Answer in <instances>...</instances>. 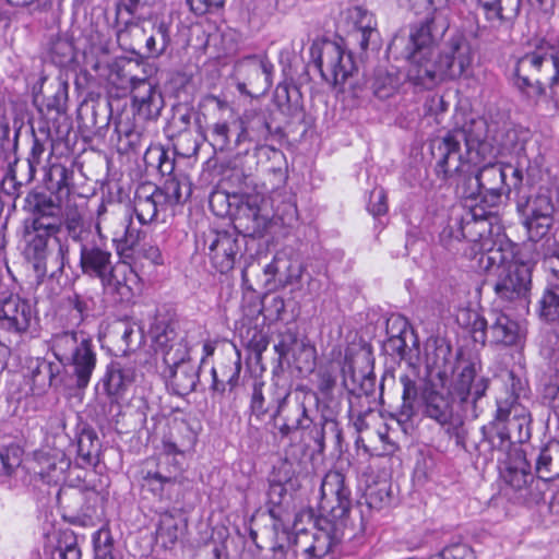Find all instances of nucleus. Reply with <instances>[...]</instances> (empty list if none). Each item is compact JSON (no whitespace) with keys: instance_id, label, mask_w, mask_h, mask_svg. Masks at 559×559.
Masks as SVG:
<instances>
[{"instance_id":"nucleus-1","label":"nucleus","mask_w":559,"mask_h":559,"mask_svg":"<svg viewBox=\"0 0 559 559\" xmlns=\"http://www.w3.org/2000/svg\"><path fill=\"white\" fill-rule=\"evenodd\" d=\"M442 373L451 372L454 377L450 393L439 391L433 384L425 383L420 389L408 376H402L403 385L400 416L412 419L417 413L432 419L440 426L452 424L453 406L450 395L459 401L465 413L478 417V401L485 395L489 379H476L478 358L471 352H445Z\"/></svg>"},{"instance_id":"nucleus-2","label":"nucleus","mask_w":559,"mask_h":559,"mask_svg":"<svg viewBox=\"0 0 559 559\" xmlns=\"http://www.w3.org/2000/svg\"><path fill=\"white\" fill-rule=\"evenodd\" d=\"M515 87L528 99L546 95L555 98L559 85V40L538 39L518 58L513 70Z\"/></svg>"},{"instance_id":"nucleus-3","label":"nucleus","mask_w":559,"mask_h":559,"mask_svg":"<svg viewBox=\"0 0 559 559\" xmlns=\"http://www.w3.org/2000/svg\"><path fill=\"white\" fill-rule=\"evenodd\" d=\"M111 210L102 202L96 211L95 229L98 238L80 249V267L84 275L97 278L104 287H114L127 285V272L135 276L128 264H115L112 253L109 250L105 238L102 235V225L108 221V216L121 219L126 234H128L127 215L121 213V209L111 204Z\"/></svg>"},{"instance_id":"nucleus-4","label":"nucleus","mask_w":559,"mask_h":559,"mask_svg":"<svg viewBox=\"0 0 559 559\" xmlns=\"http://www.w3.org/2000/svg\"><path fill=\"white\" fill-rule=\"evenodd\" d=\"M487 267L495 275L496 300L504 306L525 304L532 287L533 264L514 253L510 243H499L488 250Z\"/></svg>"},{"instance_id":"nucleus-5","label":"nucleus","mask_w":559,"mask_h":559,"mask_svg":"<svg viewBox=\"0 0 559 559\" xmlns=\"http://www.w3.org/2000/svg\"><path fill=\"white\" fill-rule=\"evenodd\" d=\"M530 414L526 412L518 399L510 395L504 401L497 402V411L495 419L491 423L496 429V443L493 437H487V427H481V440L473 444L478 455L485 459H492L495 450L503 451L508 448V443H523L531 437L530 431Z\"/></svg>"},{"instance_id":"nucleus-6","label":"nucleus","mask_w":559,"mask_h":559,"mask_svg":"<svg viewBox=\"0 0 559 559\" xmlns=\"http://www.w3.org/2000/svg\"><path fill=\"white\" fill-rule=\"evenodd\" d=\"M480 187L484 191L481 203L490 209H496L503 194L514 193L523 186L525 180L527 186H533L542 179V170L536 165L528 163L525 170L520 164L489 163L483 166L476 173Z\"/></svg>"},{"instance_id":"nucleus-7","label":"nucleus","mask_w":559,"mask_h":559,"mask_svg":"<svg viewBox=\"0 0 559 559\" xmlns=\"http://www.w3.org/2000/svg\"><path fill=\"white\" fill-rule=\"evenodd\" d=\"M479 140L472 139L465 129L448 131L442 136H436L429 142V150L436 160V174L439 178L448 179L457 174L464 164L476 163Z\"/></svg>"},{"instance_id":"nucleus-8","label":"nucleus","mask_w":559,"mask_h":559,"mask_svg":"<svg viewBox=\"0 0 559 559\" xmlns=\"http://www.w3.org/2000/svg\"><path fill=\"white\" fill-rule=\"evenodd\" d=\"M538 183L523 186L515 192L516 210L523 218V225L532 242H538L549 231L554 223L555 203L554 190L549 186H539L535 192L532 189Z\"/></svg>"},{"instance_id":"nucleus-9","label":"nucleus","mask_w":559,"mask_h":559,"mask_svg":"<svg viewBox=\"0 0 559 559\" xmlns=\"http://www.w3.org/2000/svg\"><path fill=\"white\" fill-rule=\"evenodd\" d=\"M311 60L322 79L333 86L344 84L356 70L352 53L336 41L321 38L310 47Z\"/></svg>"},{"instance_id":"nucleus-10","label":"nucleus","mask_w":559,"mask_h":559,"mask_svg":"<svg viewBox=\"0 0 559 559\" xmlns=\"http://www.w3.org/2000/svg\"><path fill=\"white\" fill-rule=\"evenodd\" d=\"M377 326L368 324L361 336L360 349H418V338L407 319L401 314H391L380 328V334L373 335Z\"/></svg>"},{"instance_id":"nucleus-11","label":"nucleus","mask_w":559,"mask_h":559,"mask_svg":"<svg viewBox=\"0 0 559 559\" xmlns=\"http://www.w3.org/2000/svg\"><path fill=\"white\" fill-rule=\"evenodd\" d=\"M274 64L265 55H249L234 64L237 90L250 97L266 94L273 85Z\"/></svg>"},{"instance_id":"nucleus-12","label":"nucleus","mask_w":559,"mask_h":559,"mask_svg":"<svg viewBox=\"0 0 559 559\" xmlns=\"http://www.w3.org/2000/svg\"><path fill=\"white\" fill-rule=\"evenodd\" d=\"M459 212L465 241L474 243V250L477 247L479 251H485L488 260V250L499 247L490 238L495 228L500 229L495 209L475 204L468 207L459 206Z\"/></svg>"},{"instance_id":"nucleus-13","label":"nucleus","mask_w":559,"mask_h":559,"mask_svg":"<svg viewBox=\"0 0 559 559\" xmlns=\"http://www.w3.org/2000/svg\"><path fill=\"white\" fill-rule=\"evenodd\" d=\"M320 493L321 511L329 513V519L346 524L353 506L346 476L340 471H329L322 479Z\"/></svg>"},{"instance_id":"nucleus-14","label":"nucleus","mask_w":559,"mask_h":559,"mask_svg":"<svg viewBox=\"0 0 559 559\" xmlns=\"http://www.w3.org/2000/svg\"><path fill=\"white\" fill-rule=\"evenodd\" d=\"M243 238L236 231L210 230L203 235V246L213 267L222 274L235 266L238 257L242 255Z\"/></svg>"},{"instance_id":"nucleus-15","label":"nucleus","mask_w":559,"mask_h":559,"mask_svg":"<svg viewBox=\"0 0 559 559\" xmlns=\"http://www.w3.org/2000/svg\"><path fill=\"white\" fill-rule=\"evenodd\" d=\"M156 0H118L115 9L114 29L120 45L146 21L153 20Z\"/></svg>"},{"instance_id":"nucleus-16","label":"nucleus","mask_w":559,"mask_h":559,"mask_svg":"<svg viewBox=\"0 0 559 559\" xmlns=\"http://www.w3.org/2000/svg\"><path fill=\"white\" fill-rule=\"evenodd\" d=\"M433 17H426L424 21L414 24L409 34L395 35L388 47V52L395 59L412 57L417 52L431 53L437 51L436 38L432 34Z\"/></svg>"},{"instance_id":"nucleus-17","label":"nucleus","mask_w":559,"mask_h":559,"mask_svg":"<svg viewBox=\"0 0 559 559\" xmlns=\"http://www.w3.org/2000/svg\"><path fill=\"white\" fill-rule=\"evenodd\" d=\"M23 210L32 215L31 225L40 228L53 230L55 227L61 229L63 223V203L53 197V193L31 190L23 203Z\"/></svg>"},{"instance_id":"nucleus-18","label":"nucleus","mask_w":559,"mask_h":559,"mask_svg":"<svg viewBox=\"0 0 559 559\" xmlns=\"http://www.w3.org/2000/svg\"><path fill=\"white\" fill-rule=\"evenodd\" d=\"M438 52L449 80L468 78L472 74L475 53L471 41L464 34L451 35Z\"/></svg>"},{"instance_id":"nucleus-19","label":"nucleus","mask_w":559,"mask_h":559,"mask_svg":"<svg viewBox=\"0 0 559 559\" xmlns=\"http://www.w3.org/2000/svg\"><path fill=\"white\" fill-rule=\"evenodd\" d=\"M404 59L409 61L406 79L419 90H432L449 80L438 50L431 53L417 52Z\"/></svg>"},{"instance_id":"nucleus-20","label":"nucleus","mask_w":559,"mask_h":559,"mask_svg":"<svg viewBox=\"0 0 559 559\" xmlns=\"http://www.w3.org/2000/svg\"><path fill=\"white\" fill-rule=\"evenodd\" d=\"M259 195H246L239 199L231 213L235 230L245 237L260 238L264 236L270 224L269 215L263 213Z\"/></svg>"},{"instance_id":"nucleus-21","label":"nucleus","mask_w":559,"mask_h":559,"mask_svg":"<svg viewBox=\"0 0 559 559\" xmlns=\"http://www.w3.org/2000/svg\"><path fill=\"white\" fill-rule=\"evenodd\" d=\"M233 126L236 130V146L251 143L258 150H265L262 144L272 135L270 115L266 111L247 110L242 116L233 121Z\"/></svg>"},{"instance_id":"nucleus-22","label":"nucleus","mask_w":559,"mask_h":559,"mask_svg":"<svg viewBox=\"0 0 559 559\" xmlns=\"http://www.w3.org/2000/svg\"><path fill=\"white\" fill-rule=\"evenodd\" d=\"M487 24L481 32L489 31L495 38L508 34L521 11V0H479Z\"/></svg>"},{"instance_id":"nucleus-23","label":"nucleus","mask_w":559,"mask_h":559,"mask_svg":"<svg viewBox=\"0 0 559 559\" xmlns=\"http://www.w3.org/2000/svg\"><path fill=\"white\" fill-rule=\"evenodd\" d=\"M188 354L189 352H165L164 356L171 385L178 395L194 391L199 381L200 365L193 362Z\"/></svg>"},{"instance_id":"nucleus-24","label":"nucleus","mask_w":559,"mask_h":559,"mask_svg":"<svg viewBox=\"0 0 559 559\" xmlns=\"http://www.w3.org/2000/svg\"><path fill=\"white\" fill-rule=\"evenodd\" d=\"M294 534L283 530L277 534L272 546L273 559H313L311 532L300 527L298 521L294 524Z\"/></svg>"},{"instance_id":"nucleus-25","label":"nucleus","mask_w":559,"mask_h":559,"mask_svg":"<svg viewBox=\"0 0 559 559\" xmlns=\"http://www.w3.org/2000/svg\"><path fill=\"white\" fill-rule=\"evenodd\" d=\"M271 421L273 427L278 430L281 438H287L297 430H309L313 424L297 393H295L294 401L292 396L286 397L278 405V408L271 415Z\"/></svg>"},{"instance_id":"nucleus-26","label":"nucleus","mask_w":559,"mask_h":559,"mask_svg":"<svg viewBox=\"0 0 559 559\" xmlns=\"http://www.w3.org/2000/svg\"><path fill=\"white\" fill-rule=\"evenodd\" d=\"M292 392L285 384L278 382L265 383L254 381L250 400V412L259 420L272 412L274 413Z\"/></svg>"},{"instance_id":"nucleus-27","label":"nucleus","mask_w":559,"mask_h":559,"mask_svg":"<svg viewBox=\"0 0 559 559\" xmlns=\"http://www.w3.org/2000/svg\"><path fill=\"white\" fill-rule=\"evenodd\" d=\"M141 486L167 506L180 500L181 481L178 475L164 472L160 465L157 471H142Z\"/></svg>"},{"instance_id":"nucleus-28","label":"nucleus","mask_w":559,"mask_h":559,"mask_svg":"<svg viewBox=\"0 0 559 559\" xmlns=\"http://www.w3.org/2000/svg\"><path fill=\"white\" fill-rule=\"evenodd\" d=\"M60 230L61 229L58 227H55L53 230H49L36 225H25V254L28 259L34 261V269L38 277L46 275V259L49 253V242L51 238L57 237Z\"/></svg>"},{"instance_id":"nucleus-29","label":"nucleus","mask_w":559,"mask_h":559,"mask_svg":"<svg viewBox=\"0 0 559 559\" xmlns=\"http://www.w3.org/2000/svg\"><path fill=\"white\" fill-rule=\"evenodd\" d=\"M347 16L353 23L350 37L359 44L361 51L378 49L380 34L373 14L361 7H354L348 10Z\"/></svg>"},{"instance_id":"nucleus-30","label":"nucleus","mask_w":559,"mask_h":559,"mask_svg":"<svg viewBox=\"0 0 559 559\" xmlns=\"http://www.w3.org/2000/svg\"><path fill=\"white\" fill-rule=\"evenodd\" d=\"M136 115L143 120H156L164 108V97L158 86L148 79H143L134 86L132 93Z\"/></svg>"},{"instance_id":"nucleus-31","label":"nucleus","mask_w":559,"mask_h":559,"mask_svg":"<svg viewBox=\"0 0 559 559\" xmlns=\"http://www.w3.org/2000/svg\"><path fill=\"white\" fill-rule=\"evenodd\" d=\"M31 305L17 296H10L0 305V326L16 333L28 329L32 320Z\"/></svg>"},{"instance_id":"nucleus-32","label":"nucleus","mask_w":559,"mask_h":559,"mask_svg":"<svg viewBox=\"0 0 559 559\" xmlns=\"http://www.w3.org/2000/svg\"><path fill=\"white\" fill-rule=\"evenodd\" d=\"M346 524L333 521L331 519H321L313 523L312 545L313 559L325 557L332 548L338 544L344 537V528Z\"/></svg>"},{"instance_id":"nucleus-33","label":"nucleus","mask_w":559,"mask_h":559,"mask_svg":"<svg viewBox=\"0 0 559 559\" xmlns=\"http://www.w3.org/2000/svg\"><path fill=\"white\" fill-rule=\"evenodd\" d=\"M150 29L143 24L138 31L144 35V56L156 58L163 55L171 43L170 27L171 22L153 15V20L148 21ZM136 32V29H134Z\"/></svg>"},{"instance_id":"nucleus-34","label":"nucleus","mask_w":559,"mask_h":559,"mask_svg":"<svg viewBox=\"0 0 559 559\" xmlns=\"http://www.w3.org/2000/svg\"><path fill=\"white\" fill-rule=\"evenodd\" d=\"M156 191L157 186L152 183H142L135 190L133 209L139 222L143 225L156 221L159 213L167 211Z\"/></svg>"},{"instance_id":"nucleus-35","label":"nucleus","mask_w":559,"mask_h":559,"mask_svg":"<svg viewBox=\"0 0 559 559\" xmlns=\"http://www.w3.org/2000/svg\"><path fill=\"white\" fill-rule=\"evenodd\" d=\"M127 354L128 352H122V355L117 356L108 367L105 388L109 395L121 396L127 386L134 381V367L123 361Z\"/></svg>"},{"instance_id":"nucleus-36","label":"nucleus","mask_w":559,"mask_h":559,"mask_svg":"<svg viewBox=\"0 0 559 559\" xmlns=\"http://www.w3.org/2000/svg\"><path fill=\"white\" fill-rule=\"evenodd\" d=\"M157 197L165 207H173L186 202L192 193V185L189 178L180 173L167 178L160 187H157Z\"/></svg>"},{"instance_id":"nucleus-37","label":"nucleus","mask_w":559,"mask_h":559,"mask_svg":"<svg viewBox=\"0 0 559 559\" xmlns=\"http://www.w3.org/2000/svg\"><path fill=\"white\" fill-rule=\"evenodd\" d=\"M48 148H53V139L48 123L39 122L37 129H33V145L26 159V182H31L35 178L37 166L40 165L43 155Z\"/></svg>"},{"instance_id":"nucleus-38","label":"nucleus","mask_w":559,"mask_h":559,"mask_svg":"<svg viewBox=\"0 0 559 559\" xmlns=\"http://www.w3.org/2000/svg\"><path fill=\"white\" fill-rule=\"evenodd\" d=\"M56 358L64 366H70L78 378V386L85 388L95 368L96 358L94 352H64Z\"/></svg>"},{"instance_id":"nucleus-39","label":"nucleus","mask_w":559,"mask_h":559,"mask_svg":"<svg viewBox=\"0 0 559 559\" xmlns=\"http://www.w3.org/2000/svg\"><path fill=\"white\" fill-rule=\"evenodd\" d=\"M528 464L525 460H520L510 463L502 472L504 483L516 492H519V500L527 501L528 492H531L534 477L527 471Z\"/></svg>"},{"instance_id":"nucleus-40","label":"nucleus","mask_w":559,"mask_h":559,"mask_svg":"<svg viewBox=\"0 0 559 559\" xmlns=\"http://www.w3.org/2000/svg\"><path fill=\"white\" fill-rule=\"evenodd\" d=\"M491 342L503 346L523 347L524 335L520 331L518 322L501 313L489 329Z\"/></svg>"},{"instance_id":"nucleus-41","label":"nucleus","mask_w":559,"mask_h":559,"mask_svg":"<svg viewBox=\"0 0 559 559\" xmlns=\"http://www.w3.org/2000/svg\"><path fill=\"white\" fill-rule=\"evenodd\" d=\"M357 364V360L355 359L353 353L346 354L344 356L341 371L343 374V382L345 386L348 385V381L352 382V384H359L360 390L364 394L370 395L373 394L374 388H376V376L370 369L367 372L356 371L355 365Z\"/></svg>"},{"instance_id":"nucleus-42","label":"nucleus","mask_w":559,"mask_h":559,"mask_svg":"<svg viewBox=\"0 0 559 559\" xmlns=\"http://www.w3.org/2000/svg\"><path fill=\"white\" fill-rule=\"evenodd\" d=\"M169 440L164 442L167 456L169 454L185 453L193 449L198 435L186 420L176 421Z\"/></svg>"},{"instance_id":"nucleus-43","label":"nucleus","mask_w":559,"mask_h":559,"mask_svg":"<svg viewBox=\"0 0 559 559\" xmlns=\"http://www.w3.org/2000/svg\"><path fill=\"white\" fill-rule=\"evenodd\" d=\"M68 237L83 246L91 243L98 238L96 230L94 231L90 224H86L82 215L78 211H69L63 215V223Z\"/></svg>"},{"instance_id":"nucleus-44","label":"nucleus","mask_w":559,"mask_h":559,"mask_svg":"<svg viewBox=\"0 0 559 559\" xmlns=\"http://www.w3.org/2000/svg\"><path fill=\"white\" fill-rule=\"evenodd\" d=\"M403 82V75L395 68H378L374 71L372 90L379 99H388L393 96Z\"/></svg>"},{"instance_id":"nucleus-45","label":"nucleus","mask_w":559,"mask_h":559,"mask_svg":"<svg viewBox=\"0 0 559 559\" xmlns=\"http://www.w3.org/2000/svg\"><path fill=\"white\" fill-rule=\"evenodd\" d=\"M465 234L463 231L462 223L460 219L459 207H453L447 225L442 228L439 239L440 243L450 252L459 253L461 246L465 241Z\"/></svg>"},{"instance_id":"nucleus-46","label":"nucleus","mask_w":559,"mask_h":559,"mask_svg":"<svg viewBox=\"0 0 559 559\" xmlns=\"http://www.w3.org/2000/svg\"><path fill=\"white\" fill-rule=\"evenodd\" d=\"M535 469L544 480L559 477V441H550L540 450Z\"/></svg>"},{"instance_id":"nucleus-47","label":"nucleus","mask_w":559,"mask_h":559,"mask_svg":"<svg viewBox=\"0 0 559 559\" xmlns=\"http://www.w3.org/2000/svg\"><path fill=\"white\" fill-rule=\"evenodd\" d=\"M72 173L63 165H52L46 176L47 193H53L55 198L63 203L71 192Z\"/></svg>"},{"instance_id":"nucleus-48","label":"nucleus","mask_w":559,"mask_h":559,"mask_svg":"<svg viewBox=\"0 0 559 559\" xmlns=\"http://www.w3.org/2000/svg\"><path fill=\"white\" fill-rule=\"evenodd\" d=\"M40 466L39 474L48 481H59L63 478L66 472L69 469L71 463L66 454L61 451L53 453H44L38 457Z\"/></svg>"},{"instance_id":"nucleus-49","label":"nucleus","mask_w":559,"mask_h":559,"mask_svg":"<svg viewBox=\"0 0 559 559\" xmlns=\"http://www.w3.org/2000/svg\"><path fill=\"white\" fill-rule=\"evenodd\" d=\"M138 66L130 60H122L115 62L109 68L108 81L122 92H134V86L138 85L144 78H138L133 74V68Z\"/></svg>"},{"instance_id":"nucleus-50","label":"nucleus","mask_w":559,"mask_h":559,"mask_svg":"<svg viewBox=\"0 0 559 559\" xmlns=\"http://www.w3.org/2000/svg\"><path fill=\"white\" fill-rule=\"evenodd\" d=\"M51 93L36 95L34 103L46 107L47 112L56 111L57 114L66 112L68 103L69 85L67 82L58 80L50 84Z\"/></svg>"},{"instance_id":"nucleus-51","label":"nucleus","mask_w":559,"mask_h":559,"mask_svg":"<svg viewBox=\"0 0 559 559\" xmlns=\"http://www.w3.org/2000/svg\"><path fill=\"white\" fill-rule=\"evenodd\" d=\"M309 436L314 441L320 452L325 448L324 441L326 438L333 439L336 444H341L342 442V430L338 423L334 418L324 415L322 416L320 427L314 426L309 429Z\"/></svg>"},{"instance_id":"nucleus-52","label":"nucleus","mask_w":559,"mask_h":559,"mask_svg":"<svg viewBox=\"0 0 559 559\" xmlns=\"http://www.w3.org/2000/svg\"><path fill=\"white\" fill-rule=\"evenodd\" d=\"M100 445L93 429H83L78 437V455L86 465L98 463Z\"/></svg>"},{"instance_id":"nucleus-53","label":"nucleus","mask_w":559,"mask_h":559,"mask_svg":"<svg viewBox=\"0 0 559 559\" xmlns=\"http://www.w3.org/2000/svg\"><path fill=\"white\" fill-rule=\"evenodd\" d=\"M539 316L549 322L558 321L555 328L557 335L559 329V282H549V287L539 301Z\"/></svg>"},{"instance_id":"nucleus-54","label":"nucleus","mask_w":559,"mask_h":559,"mask_svg":"<svg viewBox=\"0 0 559 559\" xmlns=\"http://www.w3.org/2000/svg\"><path fill=\"white\" fill-rule=\"evenodd\" d=\"M236 135V130L228 122H216L211 131L212 145L215 151L219 152H231L240 148L241 146L235 145V139L231 140V135Z\"/></svg>"},{"instance_id":"nucleus-55","label":"nucleus","mask_w":559,"mask_h":559,"mask_svg":"<svg viewBox=\"0 0 559 559\" xmlns=\"http://www.w3.org/2000/svg\"><path fill=\"white\" fill-rule=\"evenodd\" d=\"M364 503L370 510H381L391 501L390 486L385 481H378L368 485L364 496Z\"/></svg>"},{"instance_id":"nucleus-56","label":"nucleus","mask_w":559,"mask_h":559,"mask_svg":"<svg viewBox=\"0 0 559 559\" xmlns=\"http://www.w3.org/2000/svg\"><path fill=\"white\" fill-rule=\"evenodd\" d=\"M150 334L153 340V349H171L176 345L174 328L157 318L150 329Z\"/></svg>"},{"instance_id":"nucleus-57","label":"nucleus","mask_w":559,"mask_h":559,"mask_svg":"<svg viewBox=\"0 0 559 559\" xmlns=\"http://www.w3.org/2000/svg\"><path fill=\"white\" fill-rule=\"evenodd\" d=\"M67 301L70 308V316L72 321L82 323L92 316V298L74 293L72 296L68 297Z\"/></svg>"},{"instance_id":"nucleus-58","label":"nucleus","mask_w":559,"mask_h":559,"mask_svg":"<svg viewBox=\"0 0 559 559\" xmlns=\"http://www.w3.org/2000/svg\"><path fill=\"white\" fill-rule=\"evenodd\" d=\"M56 346L69 349H91V336L84 331H67L55 338Z\"/></svg>"},{"instance_id":"nucleus-59","label":"nucleus","mask_w":559,"mask_h":559,"mask_svg":"<svg viewBox=\"0 0 559 559\" xmlns=\"http://www.w3.org/2000/svg\"><path fill=\"white\" fill-rule=\"evenodd\" d=\"M55 378L51 362L40 361L32 371L33 391L35 394H41L47 388L51 386Z\"/></svg>"},{"instance_id":"nucleus-60","label":"nucleus","mask_w":559,"mask_h":559,"mask_svg":"<svg viewBox=\"0 0 559 559\" xmlns=\"http://www.w3.org/2000/svg\"><path fill=\"white\" fill-rule=\"evenodd\" d=\"M274 349H307L305 340L300 333L294 329L286 326L277 334V342L273 346Z\"/></svg>"},{"instance_id":"nucleus-61","label":"nucleus","mask_w":559,"mask_h":559,"mask_svg":"<svg viewBox=\"0 0 559 559\" xmlns=\"http://www.w3.org/2000/svg\"><path fill=\"white\" fill-rule=\"evenodd\" d=\"M50 57L58 66H66L73 59V45L66 38H57L50 45Z\"/></svg>"},{"instance_id":"nucleus-62","label":"nucleus","mask_w":559,"mask_h":559,"mask_svg":"<svg viewBox=\"0 0 559 559\" xmlns=\"http://www.w3.org/2000/svg\"><path fill=\"white\" fill-rule=\"evenodd\" d=\"M94 559H114V539L110 532L107 530H99L95 533L94 538Z\"/></svg>"},{"instance_id":"nucleus-63","label":"nucleus","mask_w":559,"mask_h":559,"mask_svg":"<svg viewBox=\"0 0 559 559\" xmlns=\"http://www.w3.org/2000/svg\"><path fill=\"white\" fill-rule=\"evenodd\" d=\"M261 312L269 321L281 320L285 312V301L283 297L266 294L262 299Z\"/></svg>"},{"instance_id":"nucleus-64","label":"nucleus","mask_w":559,"mask_h":559,"mask_svg":"<svg viewBox=\"0 0 559 559\" xmlns=\"http://www.w3.org/2000/svg\"><path fill=\"white\" fill-rule=\"evenodd\" d=\"M534 250L542 254L544 259L559 258V228H556L551 235L546 234L538 242H535Z\"/></svg>"}]
</instances>
